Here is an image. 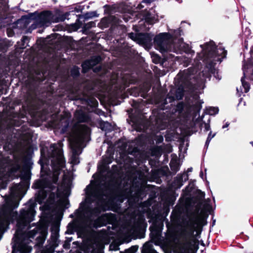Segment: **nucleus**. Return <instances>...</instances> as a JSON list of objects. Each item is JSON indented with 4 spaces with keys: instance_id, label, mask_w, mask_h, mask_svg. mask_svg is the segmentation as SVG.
Listing matches in <instances>:
<instances>
[{
    "instance_id": "obj_1",
    "label": "nucleus",
    "mask_w": 253,
    "mask_h": 253,
    "mask_svg": "<svg viewBox=\"0 0 253 253\" xmlns=\"http://www.w3.org/2000/svg\"><path fill=\"white\" fill-rule=\"evenodd\" d=\"M107 179L103 180V183L91 184L86 188V198L85 202L81 203L80 207L76 210L77 219L70 222L67 226L66 234H72L76 229L82 235H86L93 228H96L107 223L114 224L116 221L115 214L106 213L98 216L104 205L111 199L118 197V200L123 202L126 199L134 198L139 199L141 198L143 187L137 186L134 189L133 185H126L123 189H118L113 191L107 182Z\"/></svg>"
},
{
    "instance_id": "obj_2",
    "label": "nucleus",
    "mask_w": 253,
    "mask_h": 253,
    "mask_svg": "<svg viewBox=\"0 0 253 253\" xmlns=\"http://www.w3.org/2000/svg\"><path fill=\"white\" fill-rule=\"evenodd\" d=\"M41 151L42 156H46L51 160L53 171L52 182L40 179L37 181L32 187L39 189L36 196L37 202L40 204L44 203L50 205L55 202L56 199L69 196L72 181L70 177L65 175L60 188L57 186L58 175L65 163L61 149V143L51 144L47 154L44 153L43 149H42Z\"/></svg>"
},
{
    "instance_id": "obj_3",
    "label": "nucleus",
    "mask_w": 253,
    "mask_h": 253,
    "mask_svg": "<svg viewBox=\"0 0 253 253\" xmlns=\"http://www.w3.org/2000/svg\"><path fill=\"white\" fill-rule=\"evenodd\" d=\"M35 207L34 203L28 204L21 210L17 220V229L13 240L19 253H29L31 251L32 248L28 244L36 236V245L38 246L42 245L47 235L48 226L45 223H40L30 230L32 226L29 224L34 219Z\"/></svg>"
},
{
    "instance_id": "obj_4",
    "label": "nucleus",
    "mask_w": 253,
    "mask_h": 253,
    "mask_svg": "<svg viewBox=\"0 0 253 253\" xmlns=\"http://www.w3.org/2000/svg\"><path fill=\"white\" fill-rule=\"evenodd\" d=\"M171 34L167 33H161L154 39V46L157 50L162 53L170 51L176 53L184 52L186 53L194 54V50L191 49L189 45L181 40L174 42L173 38L180 35V30H174Z\"/></svg>"
},
{
    "instance_id": "obj_5",
    "label": "nucleus",
    "mask_w": 253,
    "mask_h": 253,
    "mask_svg": "<svg viewBox=\"0 0 253 253\" xmlns=\"http://www.w3.org/2000/svg\"><path fill=\"white\" fill-rule=\"evenodd\" d=\"M89 128L84 125H76L69 137V144L72 150L70 162L73 165L80 163L79 155L85 147L84 143L89 140Z\"/></svg>"
},
{
    "instance_id": "obj_6",
    "label": "nucleus",
    "mask_w": 253,
    "mask_h": 253,
    "mask_svg": "<svg viewBox=\"0 0 253 253\" xmlns=\"http://www.w3.org/2000/svg\"><path fill=\"white\" fill-rule=\"evenodd\" d=\"M200 47L203 50L201 53L197 54V59L202 60L211 66L216 64V62H221L222 59L226 57V51L221 46L215 50L216 47L212 41L206 43L204 45L201 44Z\"/></svg>"
},
{
    "instance_id": "obj_7",
    "label": "nucleus",
    "mask_w": 253,
    "mask_h": 253,
    "mask_svg": "<svg viewBox=\"0 0 253 253\" xmlns=\"http://www.w3.org/2000/svg\"><path fill=\"white\" fill-rule=\"evenodd\" d=\"M144 218L142 215H138L137 220L127 222L119 231V236L123 243H129L142 227Z\"/></svg>"
},
{
    "instance_id": "obj_8",
    "label": "nucleus",
    "mask_w": 253,
    "mask_h": 253,
    "mask_svg": "<svg viewBox=\"0 0 253 253\" xmlns=\"http://www.w3.org/2000/svg\"><path fill=\"white\" fill-rule=\"evenodd\" d=\"M243 71L244 76L241 80L242 86H241L240 88H237V91L239 96L241 93H247L250 89V84L245 81V79L248 78L250 80H253V63H244L243 66Z\"/></svg>"
},
{
    "instance_id": "obj_9",
    "label": "nucleus",
    "mask_w": 253,
    "mask_h": 253,
    "mask_svg": "<svg viewBox=\"0 0 253 253\" xmlns=\"http://www.w3.org/2000/svg\"><path fill=\"white\" fill-rule=\"evenodd\" d=\"M200 217L197 213H192L188 215L187 219L184 221V230L189 237L193 235L194 232L198 228Z\"/></svg>"
},
{
    "instance_id": "obj_10",
    "label": "nucleus",
    "mask_w": 253,
    "mask_h": 253,
    "mask_svg": "<svg viewBox=\"0 0 253 253\" xmlns=\"http://www.w3.org/2000/svg\"><path fill=\"white\" fill-rule=\"evenodd\" d=\"M59 227L58 224H54L51 228V236L49 241V245L46 247L45 250H42L41 253H52L55 248L58 246Z\"/></svg>"
},
{
    "instance_id": "obj_11",
    "label": "nucleus",
    "mask_w": 253,
    "mask_h": 253,
    "mask_svg": "<svg viewBox=\"0 0 253 253\" xmlns=\"http://www.w3.org/2000/svg\"><path fill=\"white\" fill-rule=\"evenodd\" d=\"M10 172L12 173L19 172L22 179L26 181L29 180L30 178V171L27 164L24 165L21 169L20 165L18 163H16L11 167Z\"/></svg>"
},
{
    "instance_id": "obj_12",
    "label": "nucleus",
    "mask_w": 253,
    "mask_h": 253,
    "mask_svg": "<svg viewBox=\"0 0 253 253\" xmlns=\"http://www.w3.org/2000/svg\"><path fill=\"white\" fill-rule=\"evenodd\" d=\"M59 20L54 21L53 15L50 11H45L40 14L37 19V23L41 26H48L51 22H58Z\"/></svg>"
},
{
    "instance_id": "obj_13",
    "label": "nucleus",
    "mask_w": 253,
    "mask_h": 253,
    "mask_svg": "<svg viewBox=\"0 0 253 253\" xmlns=\"http://www.w3.org/2000/svg\"><path fill=\"white\" fill-rule=\"evenodd\" d=\"M101 60V57L99 56H93L89 60L85 61L82 64L83 70L86 72L89 69L97 65Z\"/></svg>"
},
{
    "instance_id": "obj_14",
    "label": "nucleus",
    "mask_w": 253,
    "mask_h": 253,
    "mask_svg": "<svg viewBox=\"0 0 253 253\" xmlns=\"http://www.w3.org/2000/svg\"><path fill=\"white\" fill-rule=\"evenodd\" d=\"M75 120L79 123L86 122L89 120L86 113L82 110H77L74 115Z\"/></svg>"
},
{
    "instance_id": "obj_15",
    "label": "nucleus",
    "mask_w": 253,
    "mask_h": 253,
    "mask_svg": "<svg viewBox=\"0 0 253 253\" xmlns=\"http://www.w3.org/2000/svg\"><path fill=\"white\" fill-rule=\"evenodd\" d=\"M111 163L110 157L103 158L101 163L98 166V169L100 171V177L103 176L106 171L108 170V165Z\"/></svg>"
},
{
    "instance_id": "obj_16",
    "label": "nucleus",
    "mask_w": 253,
    "mask_h": 253,
    "mask_svg": "<svg viewBox=\"0 0 253 253\" xmlns=\"http://www.w3.org/2000/svg\"><path fill=\"white\" fill-rule=\"evenodd\" d=\"M183 178H184V181H186L188 178V174L185 173L181 175L178 174L174 180L173 186L175 188H180L183 184Z\"/></svg>"
},
{
    "instance_id": "obj_17",
    "label": "nucleus",
    "mask_w": 253,
    "mask_h": 253,
    "mask_svg": "<svg viewBox=\"0 0 253 253\" xmlns=\"http://www.w3.org/2000/svg\"><path fill=\"white\" fill-rule=\"evenodd\" d=\"M21 190V186L19 184H16L13 185L10 189V195L8 201H11L12 199L17 198L20 194Z\"/></svg>"
},
{
    "instance_id": "obj_18",
    "label": "nucleus",
    "mask_w": 253,
    "mask_h": 253,
    "mask_svg": "<svg viewBox=\"0 0 253 253\" xmlns=\"http://www.w3.org/2000/svg\"><path fill=\"white\" fill-rule=\"evenodd\" d=\"M152 41V37L148 34H139L138 42L142 44L149 43Z\"/></svg>"
},
{
    "instance_id": "obj_19",
    "label": "nucleus",
    "mask_w": 253,
    "mask_h": 253,
    "mask_svg": "<svg viewBox=\"0 0 253 253\" xmlns=\"http://www.w3.org/2000/svg\"><path fill=\"white\" fill-rule=\"evenodd\" d=\"M169 166L173 174L176 173L180 169V164L177 160H172Z\"/></svg>"
},
{
    "instance_id": "obj_20",
    "label": "nucleus",
    "mask_w": 253,
    "mask_h": 253,
    "mask_svg": "<svg viewBox=\"0 0 253 253\" xmlns=\"http://www.w3.org/2000/svg\"><path fill=\"white\" fill-rule=\"evenodd\" d=\"M142 253H158L152 247V246L148 243H145L143 247Z\"/></svg>"
},
{
    "instance_id": "obj_21",
    "label": "nucleus",
    "mask_w": 253,
    "mask_h": 253,
    "mask_svg": "<svg viewBox=\"0 0 253 253\" xmlns=\"http://www.w3.org/2000/svg\"><path fill=\"white\" fill-rule=\"evenodd\" d=\"M210 118L209 117L207 121H204L203 119H202L201 123L200 124V126L201 127L204 128L205 131H208L210 129Z\"/></svg>"
},
{
    "instance_id": "obj_22",
    "label": "nucleus",
    "mask_w": 253,
    "mask_h": 253,
    "mask_svg": "<svg viewBox=\"0 0 253 253\" xmlns=\"http://www.w3.org/2000/svg\"><path fill=\"white\" fill-rule=\"evenodd\" d=\"M70 123L69 118H62L60 121V124L63 127L62 130L65 131Z\"/></svg>"
},
{
    "instance_id": "obj_23",
    "label": "nucleus",
    "mask_w": 253,
    "mask_h": 253,
    "mask_svg": "<svg viewBox=\"0 0 253 253\" xmlns=\"http://www.w3.org/2000/svg\"><path fill=\"white\" fill-rule=\"evenodd\" d=\"M207 111L210 115H214L218 113V109L216 107H210L207 108Z\"/></svg>"
},
{
    "instance_id": "obj_24",
    "label": "nucleus",
    "mask_w": 253,
    "mask_h": 253,
    "mask_svg": "<svg viewBox=\"0 0 253 253\" xmlns=\"http://www.w3.org/2000/svg\"><path fill=\"white\" fill-rule=\"evenodd\" d=\"M7 224V221L5 219H0V240L1 239V234Z\"/></svg>"
},
{
    "instance_id": "obj_25",
    "label": "nucleus",
    "mask_w": 253,
    "mask_h": 253,
    "mask_svg": "<svg viewBox=\"0 0 253 253\" xmlns=\"http://www.w3.org/2000/svg\"><path fill=\"white\" fill-rule=\"evenodd\" d=\"M215 134H216L215 133H214L213 134H212V132L211 131L210 132V133H209V134L208 135V138L207 139V140L206 141V143H205V146L206 147H208L211 140V139L212 138H213L214 137Z\"/></svg>"
},
{
    "instance_id": "obj_26",
    "label": "nucleus",
    "mask_w": 253,
    "mask_h": 253,
    "mask_svg": "<svg viewBox=\"0 0 253 253\" xmlns=\"http://www.w3.org/2000/svg\"><path fill=\"white\" fill-rule=\"evenodd\" d=\"M153 156H157L160 154V149L158 147H155L151 149Z\"/></svg>"
},
{
    "instance_id": "obj_27",
    "label": "nucleus",
    "mask_w": 253,
    "mask_h": 253,
    "mask_svg": "<svg viewBox=\"0 0 253 253\" xmlns=\"http://www.w3.org/2000/svg\"><path fill=\"white\" fill-rule=\"evenodd\" d=\"M157 19L155 17H150L147 15L146 17V21L150 24H152L156 21Z\"/></svg>"
},
{
    "instance_id": "obj_28",
    "label": "nucleus",
    "mask_w": 253,
    "mask_h": 253,
    "mask_svg": "<svg viewBox=\"0 0 253 253\" xmlns=\"http://www.w3.org/2000/svg\"><path fill=\"white\" fill-rule=\"evenodd\" d=\"M95 26V23L94 22L92 21L85 24V25L84 26V28L85 30H88L89 28Z\"/></svg>"
},
{
    "instance_id": "obj_29",
    "label": "nucleus",
    "mask_w": 253,
    "mask_h": 253,
    "mask_svg": "<svg viewBox=\"0 0 253 253\" xmlns=\"http://www.w3.org/2000/svg\"><path fill=\"white\" fill-rule=\"evenodd\" d=\"M159 120H157L156 125L157 126V127L160 129H164V128H165V127L167 126L166 123L163 122L162 125H160L159 124Z\"/></svg>"
},
{
    "instance_id": "obj_30",
    "label": "nucleus",
    "mask_w": 253,
    "mask_h": 253,
    "mask_svg": "<svg viewBox=\"0 0 253 253\" xmlns=\"http://www.w3.org/2000/svg\"><path fill=\"white\" fill-rule=\"evenodd\" d=\"M71 75L73 77H77L79 75V69L76 67H74L71 70Z\"/></svg>"
},
{
    "instance_id": "obj_31",
    "label": "nucleus",
    "mask_w": 253,
    "mask_h": 253,
    "mask_svg": "<svg viewBox=\"0 0 253 253\" xmlns=\"http://www.w3.org/2000/svg\"><path fill=\"white\" fill-rule=\"evenodd\" d=\"M139 36V35H136L135 34H134V33H130L129 34V37L130 38H131V39L133 40H136L138 41V36Z\"/></svg>"
},
{
    "instance_id": "obj_32",
    "label": "nucleus",
    "mask_w": 253,
    "mask_h": 253,
    "mask_svg": "<svg viewBox=\"0 0 253 253\" xmlns=\"http://www.w3.org/2000/svg\"><path fill=\"white\" fill-rule=\"evenodd\" d=\"M210 202L211 200L210 199H208L205 201L204 206L207 208H209L210 207L209 203H210Z\"/></svg>"
},
{
    "instance_id": "obj_33",
    "label": "nucleus",
    "mask_w": 253,
    "mask_h": 253,
    "mask_svg": "<svg viewBox=\"0 0 253 253\" xmlns=\"http://www.w3.org/2000/svg\"><path fill=\"white\" fill-rule=\"evenodd\" d=\"M63 247L65 249H69L70 247V244L67 241H66L63 245Z\"/></svg>"
},
{
    "instance_id": "obj_34",
    "label": "nucleus",
    "mask_w": 253,
    "mask_h": 253,
    "mask_svg": "<svg viewBox=\"0 0 253 253\" xmlns=\"http://www.w3.org/2000/svg\"><path fill=\"white\" fill-rule=\"evenodd\" d=\"M137 249V248L135 246H132L129 250H132V252H135Z\"/></svg>"
},
{
    "instance_id": "obj_35",
    "label": "nucleus",
    "mask_w": 253,
    "mask_h": 253,
    "mask_svg": "<svg viewBox=\"0 0 253 253\" xmlns=\"http://www.w3.org/2000/svg\"><path fill=\"white\" fill-rule=\"evenodd\" d=\"M93 106H95L96 104H97V102L96 99H93L92 100Z\"/></svg>"
},
{
    "instance_id": "obj_36",
    "label": "nucleus",
    "mask_w": 253,
    "mask_h": 253,
    "mask_svg": "<svg viewBox=\"0 0 253 253\" xmlns=\"http://www.w3.org/2000/svg\"><path fill=\"white\" fill-rule=\"evenodd\" d=\"M205 193L202 192H200V195H199V196L200 197V198L201 199L202 198H204L205 197Z\"/></svg>"
},
{
    "instance_id": "obj_37",
    "label": "nucleus",
    "mask_w": 253,
    "mask_h": 253,
    "mask_svg": "<svg viewBox=\"0 0 253 253\" xmlns=\"http://www.w3.org/2000/svg\"><path fill=\"white\" fill-rule=\"evenodd\" d=\"M75 213H76V211H75V212L73 214H71L70 215V217H72V218H73V217H75V219H77V216L75 214Z\"/></svg>"
},
{
    "instance_id": "obj_38",
    "label": "nucleus",
    "mask_w": 253,
    "mask_h": 253,
    "mask_svg": "<svg viewBox=\"0 0 253 253\" xmlns=\"http://www.w3.org/2000/svg\"><path fill=\"white\" fill-rule=\"evenodd\" d=\"M187 74H188V71H184L182 73L180 74L178 77L180 76H184L185 75H187Z\"/></svg>"
},
{
    "instance_id": "obj_39",
    "label": "nucleus",
    "mask_w": 253,
    "mask_h": 253,
    "mask_svg": "<svg viewBox=\"0 0 253 253\" xmlns=\"http://www.w3.org/2000/svg\"><path fill=\"white\" fill-rule=\"evenodd\" d=\"M229 125V124L228 123H226V124L223 126L222 128H224L225 127H227Z\"/></svg>"
},
{
    "instance_id": "obj_40",
    "label": "nucleus",
    "mask_w": 253,
    "mask_h": 253,
    "mask_svg": "<svg viewBox=\"0 0 253 253\" xmlns=\"http://www.w3.org/2000/svg\"><path fill=\"white\" fill-rule=\"evenodd\" d=\"M192 170V168H188V169H187V171L188 172H191Z\"/></svg>"
},
{
    "instance_id": "obj_41",
    "label": "nucleus",
    "mask_w": 253,
    "mask_h": 253,
    "mask_svg": "<svg viewBox=\"0 0 253 253\" xmlns=\"http://www.w3.org/2000/svg\"><path fill=\"white\" fill-rule=\"evenodd\" d=\"M72 238H70L67 239L66 241H67V242L70 243L72 241Z\"/></svg>"
},
{
    "instance_id": "obj_42",
    "label": "nucleus",
    "mask_w": 253,
    "mask_h": 253,
    "mask_svg": "<svg viewBox=\"0 0 253 253\" xmlns=\"http://www.w3.org/2000/svg\"><path fill=\"white\" fill-rule=\"evenodd\" d=\"M97 68H95V69H94V71H95V72H97V71H98L100 70V68H99V69H97Z\"/></svg>"
},
{
    "instance_id": "obj_43",
    "label": "nucleus",
    "mask_w": 253,
    "mask_h": 253,
    "mask_svg": "<svg viewBox=\"0 0 253 253\" xmlns=\"http://www.w3.org/2000/svg\"><path fill=\"white\" fill-rule=\"evenodd\" d=\"M203 175V172H201V173H200V176H201V177H202Z\"/></svg>"
},
{
    "instance_id": "obj_44",
    "label": "nucleus",
    "mask_w": 253,
    "mask_h": 253,
    "mask_svg": "<svg viewBox=\"0 0 253 253\" xmlns=\"http://www.w3.org/2000/svg\"><path fill=\"white\" fill-rule=\"evenodd\" d=\"M196 110H197V101L196 102Z\"/></svg>"
},
{
    "instance_id": "obj_45",
    "label": "nucleus",
    "mask_w": 253,
    "mask_h": 253,
    "mask_svg": "<svg viewBox=\"0 0 253 253\" xmlns=\"http://www.w3.org/2000/svg\"><path fill=\"white\" fill-rule=\"evenodd\" d=\"M64 19H65V18H62L60 20L61 21H63Z\"/></svg>"
},
{
    "instance_id": "obj_46",
    "label": "nucleus",
    "mask_w": 253,
    "mask_h": 253,
    "mask_svg": "<svg viewBox=\"0 0 253 253\" xmlns=\"http://www.w3.org/2000/svg\"><path fill=\"white\" fill-rule=\"evenodd\" d=\"M124 20H125L126 21H128V19H127L124 18Z\"/></svg>"
},
{
    "instance_id": "obj_47",
    "label": "nucleus",
    "mask_w": 253,
    "mask_h": 253,
    "mask_svg": "<svg viewBox=\"0 0 253 253\" xmlns=\"http://www.w3.org/2000/svg\"><path fill=\"white\" fill-rule=\"evenodd\" d=\"M8 37L11 36V35H9V33H8Z\"/></svg>"
},
{
    "instance_id": "obj_48",
    "label": "nucleus",
    "mask_w": 253,
    "mask_h": 253,
    "mask_svg": "<svg viewBox=\"0 0 253 253\" xmlns=\"http://www.w3.org/2000/svg\"><path fill=\"white\" fill-rule=\"evenodd\" d=\"M146 1L148 2H150V1L149 0H146Z\"/></svg>"
},
{
    "instance_id": "obj_49",
    "label": "nucleus",
    "mask_w": 253,
    "mask_h": 253,
    "mask_svg": "<svg viewBox=\"0 0 253 253\" xmlns=\"http://www.w3.org/2000/svg\"><path fill=\"white\" fill-rule=\"evenodd\" d=\"M251 144L253 145V142H251Z\"/></svg>"
},
{
    "instance_id": "obj_50",
    "label": "nucleus",
    "mask_w": 253,
    "mask_h": 253,
    "mask_svg": "<svg viewBox=\"0 0 253 253\" xmlns=\"http://www.w3.org/2000/svg\"><path fill=\"white\" fill-rule=\"evenodd\" d=\"M163 140V138H161L160 141H162Z\"/></svg>"
},
{
    "instance_id": "obj_51",
    "label": "nucleus",
    "mask_w": 253,
    "mask_h": 253,
    "mask_svg": "<svg viewBox=\"0 0 253 253\" xmlns=\"http://www.w3.org/2000/svg\"><path fill=\"white\" fill-rule=\"evenodd\" d=\"M197 67L199 68V64H198V63H197Z\"/></svg>"
}]
</instances>
